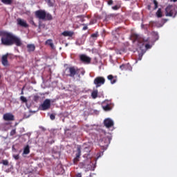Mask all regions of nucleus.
<instances>
[{"label": "nucleus", "mask_w": 177, "mask_h": 177, "mask_svg": "<svg viewBox=\"0 0 177 177\" xmlns=\"http://www.w3.org/2000/svg\"><path fill=\"white\" fill-rule=\"evenodd\" d=\"M131 37L133 42L135 41L138 42V45L139 47H142V45H143V48L142 49H145V48L150 49L152 47V46L150 45L149 38H147V39L142 38L140 35L136 33L131 34Z\"/></svg>", "instance_id": "f257e3e1"}, {"label": "nucleus", "mask_w": 177, "mask_h": 177, "mask_svg": "<svg viewBox=\"0 0 177 177\" xmlns=\"http://www.w3.org/2000/svg\"><path fill=\"white\" fill-rule=\"evenodd\" d=\"M13 34L7 31H0V37H1V43L5 46H12V39H13Z\"/></svg>", "instance_id": "f03ea898"}, {"label": "nucleus", "mask_w": 177, "mask_h": 177, "mask_svg": "<svg viewBox=\"0 0 177 177\" xmlns=\"http://www.w3.org/2000/svg\"><path fill=\"white\" fill-rule=\"evenodd\" d=\"M80 69L75 66L66 67L64 71V75L66 77H71L73 78L75 75H79Z\"/></svg>", "instance_id": "7ed1b4c3"}, {"label": "nucleus", "mask_w": 177, "mask_h": 177, "mask_svg": "<svg viewBox=\"0 0 177 177\" xmlns=\"http://www.w3.org/2000/svg\"><path fill=\"white\" fill-rule=\"evenodd\" d=\"M111 140L112 138L111 136H106L103 138L100 142V146L102 148V149H107L108 147L111 144Z\"/></svg>", "instance_id": "20e7f679"}, {"label": "nucleus", "mask_w": 177, "mask_h": 177, "mask_svg": "<svg viewBox=\"0 0 177 177\" xmlns=\"http://www.w3.org/2000/svg\"><path fill=\"white\" fill-rule=\"evenodd\" d=\"M106 82V79L104 77L98 76L93 80V84L95 85V88H100L102 85H104Z\"/></svg>", "instance_id": "39448f33"}, {"label": "nucleus", "mask_w": 177, "mask_h": 177, "mask_svg": "<svg viewBox=\"0 0 177 177\" xmlns=\"http://www.w3.org/2000/svg\"><path fill=\"white\" fill-rule=\"evenodd\" d=\"M50 108V100L46 99L43 104L40 106V110L45 111L48 110Z\"/></svg>", "instance_id": "423d86ee"}, {"label": "nucleus", "mask_w": 177, "mask_h": 177, "mask_svg": "<svg viewBox=\"0 0 177 177\" xmlns=\"http://www.w3.org/2000/svg\"><path fill=\"white\" fill-rule=\"evenodd\" d=\"M46 12L44 10H39L35 12V16L39 19L45 20Z\"/></svg>", "instance_id": "0eeeda50"}, {"label": "nucleus", "mask_w": 177, "mask_h": 177, "mask_svg": "<svg viewBox=\"0 0 177 177\" xmlns=\"http://www.w3.org/2000/svg\"><path fill=\"white\" fill-rule=\"evenodd\" d=\"M175 13V8L174 6H168L165 8V15L167 17H172Z\"/></svg>", "instance_id": "6e6552de"}, {"label": "nucleus", "mask_w": 177, "mask_h": 177, "mask_svg": "<svg viewBox=\"0 0 177 177\" xmlns=\"http://www.w3.org/2000/svg\"><path fill=\"white\" fill-rule=\"evenodd\" d=\"M80 60L85 64H89V63L91 62V58L84 54H82L80 55Z\"/></svg>", "instance_id": "1a4fd4ad"}, {"label": "nucleus", "mask_w": 177, "mask_h": 177, "mask_svg": "<svg viewBox=\"0 0 177 177\" xmlns=\"http://www.w3.org/2000/svg\"><path fill=\"white\" fill-rule=\"evenodd\" d=\"M82 155V150L80 147L77 148V153L75 157L73 158V164L77 165L80 162V158Z\"/></svg>", "instance_id": "9d476101"}, {"label": "nucleus", "mask_w": 177, "mask_h": 177, "mask_svg": "<svg viewBox=\"0 0 177 177\" xmlns=\"http://www.w3.org/2000/svg\"><path fill=\"white\" fill-rule=\"evenodd\" d=\"M104 125L106 129H110L114 126V122L111 118H106L104 120Z\"/></svg>", "instance_id": "9b49d317"}, {"label": "nucleus", "mask_w": 177, "mask_h": 177, "mask_svg": "<svg viewBox=\"0 0 177 177\" xmlns=\"http://www.w3.org/2000/svg\"><path fill=\"white\" fill-rule=\"evenodd\" d=\"M3 120L6 122L15 121V116L13 114L10 113H7L3 115Z\"/></svg>", "instance_id": "f8f14e48"}, {"label": "nucleus", "mask_w": 177, "mask_h": 177, "mask_svg": "<svg viewBox=\"0 0 177 177\" xmlns=\"http://www.w3.org/2000/svg\"><path fill=\"white\" fill-rule=\"evenodd\" d=\"M144 45H142V47H139V49L138 50V60H142L143 55L146 53V50L143 49Z\"/></svg>", "instance_id": "ddd939ff"}, {"label": "nucleus", "mask_w": 177, "mask_h": 177, "mask_svg": "<svg viewBox=\"0 0 177 177\" xmlns=\"http://www.w3.org/2000/svg\"><path fill=\"white\" fill-rule=\"evenodd\" d=\"M11 42H12V45L15 44V45H17V46H21L22 45L21 40L15 35L12 36V39L11 40Z\"/></svg>", "instance_id": "4468645a"}, {"label": "nucleus", "mask_w": 177, "mask_h": 177, "mask_svg": "<svg viewBox=\"0 0 177 177\" xmlns=\"http://www.w3.org/2000/svg\"><path fill=\"white\" fill-rule=\"evenodd\" d=\"M17 22H18V24L24 28H28V24L26 23V21L21 19H17Z\"/></svg>", "instance_id": "2eb2a0df"}, {"label": "nucleus", "mask_w": 177, "mask_h": 177, "mask_svg": "<svg viewBox=\"0 0 177 177\" xmlns=\"http://www.w3.org/2000/svg\"><path fill=\"white\" fill-rule=\"evenodd\" d=\"M8 55H5L2 57V64L3 66H8Z\"/></svg>", "instance_id": "dca6fc26"}, {"label": "nucleus", "mask_w": 177, "mask_h": 177, "mask_svg": "<svg viewBox=\"0 0 177 177\" xmlns=\"http://www.w3.org/2000/svg\"><path fill=\"white\" fill-rule=\"evenodd\" d=\"M26 48H28V52L29 53L34 52L35 50V44H28Z\"/></svg>", "instance_id": "f3484780"}, {"label": "nucleus", "mask_w": 177, "mask_h": 177, "mask_svg": "<svg viewBox=\"0 0 177 177\" xmlns=\"http://www.w3.org/2000/svg\"><path fill=\"white\" fill-rule=\"evenodd\" d=\"M74 32L72 31H64L62 35L65 37H72Z\"/></svg>", "instance_id": "a211bd4d"}, {"label": "nucleus", "mask_w": 177, "mask_h": 177, "mask_svg": "<svg viewBox=\"0 0 177 177\" xmlns=\"http://www.w3.org/2000/svg\"><path fill=\"white\" fill-rule=\"evenodd\" d=\"M107 80L111 81V84H115L117 82V80L114 79L112 75H109L107 76Z\"/></svg>", "instance_id": "6ab92c4d"}, {"label": "nucleus", "mask_w": 177, "mask_h": 177, "mask_svg": "<svg viewBox=\"0 0 177 177\" xmlns=\"http://www.w3.org/2000/svg\"><path fill=\"white\" fill-rule=\"evenodd\" d=\"M98 95V91L97 90H93L91 93V97L93 99H96Z\"/></svg>", "instance_id": "aec40b11"}, {"label": "nucleus", "mask_w": 177, "mask_h": 177, "mask_svg": "<svg viewBox=\"0 0 177 177\" xmlns=\"http://www.w3.org/2000/svg\"><path fill=\"white\" fill-rule=\"evenodd\" d=\"M30 153V147L29 145H26L25 148L24 149V155H28Z\"/></svg>", "instance_id": "412c9836"}, {"label": "nucleus", "mask_w": 177, "mask_h": 177, "mask_svg": "<svg viewBox=\"0 0 177 177\" xmlns=\"http://www.w3.org/2000/svg\"><path fill=\"white\" fill-rule=\"evenodd\" d=\"M53 17L52 15L46 12V19H44V20L51 21V20H53Z\"/></svg>", "instance_id": "4be33fe9"}, {"label": "nucleus", "mask_w": 177, "mask_h": 177, "mask_svg": "<svg viewBox=\"0 0 177 177\" xmlns=\"http://www.w3.org/2000/svg\"><path fill=\"white\" fill-rule=\"evenodd\" d=\"M157 17L158 18H161L162 17V9L161 8H159L156 13Z\"/></svg>", "instance_id": "5701e85b"}, {"label": "nucleus", "mask_w": 177, "mask_h": 177, "mask_svg": "<svg viewBox=\"0 0 177 177\" xmlns=\"http://www.w3.org/2000/svg\"><path fill=\"white\" fill-rule=\"evenodd\" d=\"M102 109L104 111H110L111 110V107L109 104H106V106H102Z\"/></svg>", "instance_id": "b1692460"}, {"label": "nucleus", "mask_w": 177, "mask_h": 177, "mask_svg": "<svg viewBox=\"0 0 177 177\" xmlns=\"http://www.w3.org/2000/svg\"><path fill=\"white\" fill-rule=\"evenodd\" d=\"M46 45H49L50 47H51V48L54 47V44L53 43V40L52 39H48L47 41H46Z\"/></svg>", "instance_id": "393cba45"}, {"label": "nucleus", "mask_w": 177, "mask_h": 177, "mask_svg": "<svg viewBox=\"0 0 177 177\" xmlns=\"http://www.w3.org/2000/svg\"><path fill=\"white\" fill-rule=\"evenodd\" d=\"M1 2L6 5H11L12 3V0H1Z\"/></svg>", "instance_id": "a878e982"}, {"label": "nucleus", "mask_w": 177, "mask_h": 177, "mask_svg": "<svg viewBox=\"0 0 177 177\" xmlns=\"http://www.w3.org/2000/svg\"><path fill=\"white\" fill-rule=\"evenodd\" d=\"M129 67V64H122L120 66V70H127V68Z\"/></svg>", "instance_id": "bb28decb"}, {"label": "nucleus", "mask_w": 177, "mask_h": 177, "mask_svg": "<svg viewBox=\"0 0 177 177\" xmlns=\"http://www.w3.org/2000/svg\"><path fill=\"white\" fill-rule=\"evenodd\" d=\"M19 99L21 100V102H22V103H27L28 102L27 98L24 96H21Z\"/></svg>", "instance_id": "cd10ccee"}, {"label": "nucleus", "mask_w": 177, "mask_h": 177, "mask_svg": "<svg viewBox=\"0 0 177 177\" xmlns=\"http://www.w3.org/2000/svg\"><path fill=\"white\" fill-rule=\"evenodd\" d=\"M153 4L155 6L154 10L157 9L158 8V3L156 0H153Z\"/></svg>", "instance_id": "c85d7f7f"}, {"label": "nucleus", "mask_w": 177, "mask_h": 177, "mask_svg": "<svg viewBox=\"0 0 177 177\" xmlns=\"http://www.w3.org/2000/svg\"><path fill=\"white\" fill-rule=\"evenodd\" d=\"M15 134H16L15 129H12V130H11V132H10V136H14Z\"/></svg>", "instance_id": "c756f323"}, {"label": "nucleus", "mask_w": 177, "mask_h": 177, "mask_svg": "<svg viewBox=\"0 0 177 177\" xmlns=\"http://www.w3.org/2000/svg\"><path fill=\"white\" fill-rule=\"evenodd\" d=\"M111 8L113 10H118L120 8V6H112Z\"/></svg>", "instance_id": "7c9ffc66"}, {"label": "nucleus", "mask_w": 177, "mask_h": 177, "mask_svg": "<svg viewBox=\"0 0 177 177\" xmlns=\"http://www.w3.org/2000/svg\"><path fill=\"white\" fill-rule=\"evenodd\" d=\"M39 97H40L39 95H35V97H33V100H35V102H38Z\"/></svg>", "instance_id": "2f4dec72"}, {"label": "nucleus", "mask_w": 177, "mask_h": 177, "mask_svg": "<svg viewBox=\"0 0 177 177\" xmlns=\"http://www.w3.org/2000/svg\"><path fill=\"white\" fill-rule=\"evenodd\" d=\"M29 23H30V24L35 26V27H37V24L35 23L34 20L32 19H30V21H29Z\"/></svg>", "instance_id": "473e14b6"}, {"label": "nucleus", "mask_w": 177, "mask_h": 177, "mask_svg": "<svg viewBox=\"0 0 177 177\" xmlns=\"http://www.w3.org/2000/svg\"><path fill=\"white\" fill-rule=\"evenodd\" d=\"M3 165H5V166H8V165H9V162H8V160H3Z\"/></svg>", "instance_id": "72a5a7b5"}, {"label": "nucleus", "mask_w": 177, "mask_h": 177, "mask_svg": "<svg viewBox=\"0 0 177 177\" xmlns=\"http://www.w3.org/2000/svg\"><path fill=\"white\" fill-rule=\"evenodd\" d=\"M46 2H47V4H48L50 6H53V3L51 2V0H46Z\"/></svg>", "instance_id": "f704fd0d"}, {"label": "nucleus", "mask_w": 177, "mask_h": 177, "mask_svg": "<svg viewBox=\"0 0 177 177\" xmlns=\"http://www.w3.org/2000/svg\"><path fill=\"white\" fill-rule=\"evenodd\" d=\"M50 119L51 120H55V115L54 114L50 115Z\"/></svg>", "instance_id": "c9c22d12"}, {"label": "nucleus", "mask_w": 177, "mask_h": 177, "mask_svg": "<svg viewBox=\"0 0 177 177\" xmlns=\"http://www.w3.org/2000/svg\"><path fill=\"white\" fill-rule=\"evenodd\" d=\"M107 4H108L109 6L113 5V0H109V1H107Z\"/></svg>", "instance_id": "e433bc0d"}, {"label": "nucleus", "mask_w": 177, "mask_h": 177, "mask_svg": "<svg viewBox=\"0 0 177 177\" xmlns=\"http://www.w3.org/2000/svg\"><path fill=\"white\" fill-rule=\"evenodd\" d=\"M77 17L82 19V21H81L82 22L84 21V16L83 15H78V16H77Z\"/></svg>", "instance_id": "4c0bfd02"}, {"label": "nucleus", "mask_w": 177, "mask_h": 177, "mask_svg": "<svg viewBox=\"0 0 177 177\" xmlns=\"http://www.w3.org/2000/svg\"><path fill=\"white\" fill-rule=\"evenodd\" d=\"M91 37H98V34L97 33H93L91 35Z\"/></svg>", "instance_id": "58836bf2"}, {"label": "nucleus", "mask_w": 177, "mask_h": 177, "mask_svg": "<svg viewBox=\"0 0 177 177\" xmlns=\"http://www.w3.org/2000/svg\"><path fill=\"white\" fill-rule=\"evenodd\" d=\"M75 177H82V174L81 173L77 174Z\"/></svg>", "instance_id": "ea45409f"}, {"label": "nucleus", "mask_w": 177, "mask_h": 177, "mask_svg": "<svg viewBox=\"0 0 177 177\" xmlns=\"http://www.w3.org/2000/svg\"><path fill=\"white\" fill-rule=\"evenodd\" d=\"M88 29V26H84L83 28H82V30H86Z\"/></svg>", "instance_id": "a19ab883"}, {"label": "nucleus", "mask_w": 177, "mask_h": 177, "mask_svg": "<svg viewBox=\"0 0 177 177\" xmlns=\"http://www.w3.org/2000/svg\"><path fill=\"white\" fill-rule=\"evenodd\" d=\"M25 87H22V91H21V95H24V89Z\"/></svg>", "instance_id": "79ce46f5"}, {"label": "nucleus", "mask_w": 177, "mask_h": 177, "mask_svg": "<svg viewBox=\"0 0 177 177\" xmlns=\"http://www.w3.org/2000/svg\"><path fill=\"white\" fill-rule=\"evenodd\" d=\"M14 158H15V160H18L19 159V155H17V156H14Z\"/></svg>", "instance_id": "37998d69"}, {"label": "nucleus", "mask_w": 177, "mask_h": 177, "mask_svg": "<svg viewBox=\"0 0 177 177\" xmlns=\"http://www.w3.org/2000/svg\"><path fill=\"white\" fill-rule=\"evenodd\" d=\"M42 26L41 24V23H39V28H41Z\"/></svg>", "instance_id": "c03bdc74"}, {"label": "nucleus", "mask_w": 177, "mask_h": 177, "mask_svg": "<svg viewBox=\"0 0 177 177\" xmlns=\"http://www.w3.org/2000/svg\"><path fill=\"white\" fill-rule=\"evenodd\" d=\"M171 1H173V2H176L177 0H170Z\"/></svg>", "instance_id": "a18cd8bd"}, {"label": "nucleus", "mask_w": 177, "mask_h": 177, "mask_svg": "<svg viewBox=\"0 0 177 177\" xmlns=\"http://www.w3.org/2000/svg\"><path fill=\"white\" fill-rule=\"evenodd\" d=\"M149 10H150V7L149 6Z\"/></svg>", "instance_id": "49530a36"}, {"label": "nucleus", "mask_w": 177, "mask_h": 177, "mask_svg": "<svg viewBox=\"0 0 177 177\" xmlns=\"http://www.w3.org/2000/svg\"><path fill=\"white\" fill-rule=\"evenodd\" d=\"M1 75H0V78H1Z\"/></svg>", "instance_id": "de8ad7c7"}, {"label": "nucleus", "mask_w": 177, "mask_h": 177, "mask_svg": "<svg viewBox=\"0 0 177 177\" xmlns=\"http://www.w3.org/2000/svg\"><path fill=\"white\" fill-rule=\"evenodd\" d=\"M176 8H177V6H176Z\"/></svg>", "instance_id": "09e8293b"}]
</instances>
